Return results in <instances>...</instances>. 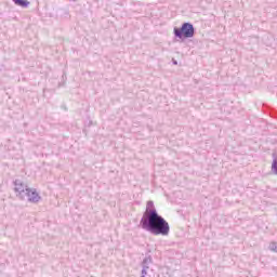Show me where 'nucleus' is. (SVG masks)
<instances>
[{
	"label": "nucleus",
	"mask_w": 277,
	"mask_h": 277,
	"mask_svg": "<svg viewBox=\"0 0 277 277\" xmlns=\"http://www.w3.org/2000/svg\"><path fill=\"white\" fill-rule=\"evenodd\" d=\"M141 228L155 236L168 237L170 235V223L159 215L153 201L146 203V210L141 219Z\"/></svg>",
	"instance_id": "obj_1"
},
{
	"label": "nucleus",
	"mask_w": 277,
	"mask_h": 277,
	"mask_svg": "<svg viewBox=\"0 0 277 277\" xmlns=\"http://www.w3.org/2000/svg\"><path fill=\"white\" fill-rule=\"evenodd\" d=\"M173 34L175 38H194L196 30L194 29V25L190 23H184L181 28H174Z\"/></svg>",
	"instance_id": "obj_2"
},
{
	"label": "nucleus",
	"mask_w": 277,
	"mask_h": 277,
	"mask_svg": "<svg viewBox=\"0 0 277 277\" xmlns=\"http://www.w3.org/2000/svg\"><path fill=\"white\" fill-rule=\"evenodd\" d=\"M25 200L31 202L32 205H38V202L42 200V197L40 196L38 189L28 187L25 193Z\"/></svg>",
	"instance_id": "obj_3"
},
{
	"label": "nucleus",
	"mask_w": 277,
	"mask_h": 277,
	"mask_svg": "<svg viewBox=\"0 0 277 277\" xmlns=\"http://www.w3.org/2000/svg\"><path fill=\"white\" fill-rule=\"evenodd\" d=\"M15 188L14 192L19 200H25V194L29 186L21 180H15L14 182Z\"/></svg>",
	"instance_id": "obj_4"
},
{
	"label": "nucleus",
	"mask_w": 277,
	"mask_h": 277,
	"mask_svg": "<svg viewBox=\"0 0 277 277\" xmlns=\"http://www.w3.org/2000/svg\"><path fill=\"white\" fill-rule=\"evenodd\" d=\"M153 263V258L150 255L146 256L142 262V268L150 269V264Z\"/></svg>",
	"instance_id": "obj_5"
},
{
	"label": "nucleus",
	"mask_w": 277,
	"mask_h": 277,
	"mask_svg": "<svg viewBox=\"0 0 277 277\" xmlns=\"http://www.w3.org/2000/svg\"><path fill=\"white\" fill-rule=\"evenodd\" d=\"M15 5H19V8H28L29 6V1L27 0H13Z\"/></svg>",
	"instance_id": "obj_6"
},
{
	"label": "nucleus",
	"mask_w": 277,
	"mask_h": 277,
	"mask_svg": "<svg viewBox=\"0 0 277 277\" xmlns=\"http://www.w3.org/2000/svg\"><path fill=\"white\" fill-rule=\"evenodd\" d=\"M268 249L271 250V252H277V242L272 241L268 246Z\"/></svg>",
	"instance_id": "obj_7"
},
{
	"label": "nucleus",
	"mask_w": 277,
	"mask_h": 277,
	"mask_svg": "<svg viewBox=\"0 0 277 277\" xmlns=\"http://www.w3.org/2000/svg\"><path fill=\"white\" fill-rule=\"evenodd\" d=\"M272 172H273V174H276V175H277V159H274V160H273V163H272Z\"/></svg>",
	"instance_id": "obj_8"
},
{
	"label": "nucleus",
	"mask_w": 277,
	"mask_h": 277,
	"mask_svg": "<svg viewBox=\"0 0 277 277\" xmlns=\"http://www.w3.org/2000/svg\"><path fill=\"white\" fill-rule=\"evenodd\" d=\"M141 276H143V277L148 276V268H142Z\"/></svg>",
	"instance_id": "obj_9"
},
{
	"label": "nucleus",
	"mask_w": 277,
	"mask_h": 277,
	"mask_svg": "<svg viewBox=\"0 0 277 277\" xmlns=\"http://www.w3.org/2000/svg\"><path fill=\"white\" fill-rule=\"evenodd\" d=\"M173 64L176 66V64H179V63L176 61H174Z\"/></svg>",
	"instance_id": "obj_10"
}]
</instances>
